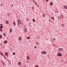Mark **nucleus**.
I'll use <instances>...</instances> for the list:
<instances>
[{"mask_svg":"<svg viewBox=\"0 0 67 67\" xmlns=\"http://www.w3.org/2000/svg\"><path fill=\"white\" fill-rule=\"evenodd\" d=\"M52 19H53L54 20V17L53 16L51 17Z\"/></svg>","mask_w":67,"mask_h":67,"instance_id":"obj_18","label":"nucleus"},{"mask_svg":"<svg viewBox=\"0 0 67 67\" xmlns=\"http://www.w3.org/2000/svg\"><path fill=\"white\" fill-rule=\"evenodd\" d=\"M12 6H13V5H12Z\"/></svg>","mask_w":67,"mask_h":67,"instance_id":"obj_38","label":"nucleus"},{"mask_svg":"<svg viewBox=\"0 0 67 67\" xmlns=\"http://www.w3.org/2000/svg\"><path fill=\"white\" fill-rule=\"evenodd\" d=\"M13 55H15V53H13Z\"/></svg>","mask_w":67,"mask_h":67,"instance_id":"obj_25","label":"nucleus"},{"mask_svg":"<svg viewBox=\"0 0 67 67\" xmlns=\"http://www.w3.org/2000/svg\"><path fill=\"white\" fill-rule=\"evenodd\" d=\"M29 62V61L27 60L26 61V63H29V62Z\"/></svg>","mask_w":67,"mask_h":67,"instance_id":"obj_27","label":"nucleus"},{"mask_svg":"<svg viewBox=\"0 0 67 67\" xmlns=\"http://www.w3.org/2000/svg\"><path fill=\"white\" fill-rule=\"evenodd\" d=\"M49 0H46V1H48Z\"/></svg>","mask_w":67,"mask_h":67,"instance_id":"obj_37","label":"nucleus"},{"mask_svg":"<svg viewBox=\"0 0 67 67\" xmlns=\"http://www.w3.org/2000/svg\"><path fill=\"white\" fill-rule=\"evenodd\" d=\"M3 35H4V36H6V35H5V33L3 34Z\"/></svg>","mask_w":67,"mask_h":67,"instance_id":"obj_22","label":"nucleus"},{"mask_svg":"<svg viewBox=\"0 0 67 67\" xmlns=\"http://www.w3.org/2000/svg\"><path fill=\"white\" fill-rule=\"evenodd\" d=\"M4 43H5V44H7V41H5L4 42Z\"/></svg>","mask_w":67,"mask_h":67,"instance_id":"obj_14","label":"nucleus"},{"mask_svg":"<svg viewBox=\"0 0 67 67\" xmlns=\"http://www.w3.org/2000/svg\"><path fill=\"white\" fill-rule=\"evenodd\" d=\"M56 40V39H52V41H55Z\"/></svg>","mask_w":67,"mask_h":67,"instance_id":"obj_20","label":"nucleus"},{"mask_svg":"<svg viewBox=\"0 0 67 67\" xmlns=\"http://www.w3.org/2000/svg\"><path fill=\"white\" fill-rule=\"evenodd\" d=\"M26 20L27 21H30V20H29V19L27 18H26Z\"/></svg>","mask_w":67,"mask_h":67,"instance_id":"obj_15","label":"nucleus"},{"mask_svg":"<svg viewBox=\"0 0 67 67\" xmlns=\"http://www.w3.org/2000/svg\"><path fill=\"white\" fill-rule=\"evenodd\" d=\"M34 7H32V9H34Z\"/></svg>","mask_w":67,"mask_h":67,"instance_id":"obj_31","label":"nucleus"},{"mask_svg":"<svg viewBox=\"0 0 67 67\" xmlns=\"http://www.w3.org/2000/svg\"><path fill=\"white\" fill-rule=\"evenodd\" d=\"M61 62H63V60H61Z\"/></svg>","mask_w":67,"mask_h":67,"instance_id":"obj_36","label":"nucleus"},{"mask_svg":"<svg viewBox=\"0 0 67 67\" xmlns=\"http://www.w3.org/2000/svg\"><path fill=\"white\" fill-rule=\"evenodd\" d=\"M12 31V29H9V33H11Z\"/></svg>","mask_w":67,"mask_h":67,"instance_id":"obj_7","label":"nucleus"},{"mask_svg":"<svg viewBox=\"0 0 67 67\" xmlns=\"http://www.w3.org/2000/svg\"><path fill=\"white\" fill-rule=\"evenodd\" d=\"M32 1H33V2H35V1H34V0H32Z\"/></svg>","mask_w":67,"mask_h":67,"instance_id":"obj_35","label":"nucleus"},{"mask_svg":"<svg viewBox=\"0 0 67 67\" xmlns=\"http://www.w3.org/2000/svg\"><path fill=\"white\" fill-rule=\"evenodd\" d=\"M1 46L2 45H1Z\"/></svg>","mask_w":67,"mask_h":67,"instance_id":"obj_42","label":"nucleus"},{"mask_svg":"<svg viewBox=\"0 0 67 67\" xmlns=\"http://www.w3.org/2000/svg\"><path fill=\"white\" fill-rule=\"evenodd\" d=\"M3 66H4V65H5V64H4V62H3Z\"/></svg>","mask_w":67,"mask_h":67,"instance_id":"obj_24","label":"nucleus"},{"mask_svg":"<svg viewBox=\"0 0 67 67\" xmlns=\"http://www.w3.org/2000/svg\"><path fill=\"white\" fill-rule=\"evenodd\" d=\"M6 23H7V24H9V22L8 21H6Z\"/></svg>","mask_w":67,"mask_h":67,"instance_id":"obj_19","label":"nucleus"},{"mask_svg":"<svg viewBox=\"0 0 67 67\" xmlns=\"http://www.w3.org/2000/svg\"><path fill=\"white\" fill-rule=\"evenodd\" d=\"M58 55L60 57V56H62V54L61 53H58Z\"/></svg>","mask_w":67,"mask_h":67,"instance_id":"obj_3","label":"nucleus"},{"mask_svg":"<svg viewBox=\"0 0 67 67\" xmlns=\"http://www.w3.org/2000/svg\"><path fill=\"white\" fill-rule=\"evenodd\" d=\"M5 54V55L6 56H8V53L7 52H5L4 53Z\"/></svg>","mask_w":67,"mask_h":67,"instance_id":"obj_5","label":"nucleus"},{"mask_svg":"<svg viewBox=\"0 0 67 67\" xmlns=\"http://www.w3.org/2000/svg\"><path fill=\"white\" fill-rule=\"evenodd\" d=\"M38 38H39V37H38Z\"/></svg>","mask_w":67,"mask_h":67,"instance_id":"obj_39","label":"nucleus"},{"mask_svg":"<svg viewBox=\"0 0 67 67\" xmlns=\"http://www.w3.org/2000/svg\"><path fill=\"white\" fill-rule=\"evenodd\" d=\"M18 65H21V62H19L18 63Z\"/></svg>","mask_w":67,"mask_h":67,"instance_id":"obj_8","label":"nucleus"},{"mask_svg":"<svg viewBox=\"0 0 67 67\" xmlns=\"http://www.w3.org/2000/svg\"><path fill=\"white\" fill-rule=\"evenodd\" d=\"M26 59H28V60H29V59H30V57L28 56H27L26 57Z\"/></svg>","mask_w":67,"mask_h":67,"instance_id":"obj_6","label":"nucleus"},{"mask_svg":"<svg viewBox=\"0 0 67 67\" xmlns=\"http://www.w3.org/2000/svg\"><path fill=\"white\" fill-rule=\"evenodd\" d=\"M59 49H60V51H62L63 49V48H59Z\"/></svg>","mask_w":67,"mask_h":67,"instance_id":"obj_16","label":"nucleus"},{"mask_svg":"<svg viewBox=\"0 0 67 67\" xmlns=\"http://www.w3.org/2000/svg\"><path fill=\"white\" fill-rule=\"evenodd\" d=\"M0 38H2V36L1 35L0 36Z\"/></svg>","mask_w":67,"mask_h":67,"instance_id":"obj_28","label":"nucleus"},{"mask_svg":"<svg viewBox=\"0 0 67 67\" xmlns=\"http://www.w3.org/2000/svg\"><path fill=\"white\" fill-rule=\"evenodd\" d=\"M13 23L14 25H16V23H15V21L13 22Z\"/></svg>","mask_w":67,"mask_h":67,"instance_id":"obj_12","label":"nucleus"},{"mask_svg":"<svg viewBox=\"0 0 67 67\" xmlns=\"http://www.w3.org/2000/svg\"><path fill=\"white\" fill-rule=\"evenodd\" d=\"M1 5H2V4H1Z\"/></svg>","mask_w":67,"mask_h":67,"instance_id":"obj_40","label":"nucleus"},{"mask_svg":"<svg viewBox=\"0 0 67 67\" xmlns=\"http://www.w3.org/2000/svg\"><path fill=\"white\" fill-rule=\"evenodd\" d=\"M1 55H2V56H4V55H3V53H2V52H1L0 53Z\"/></svg>","mask_w":67,"mask_h":67,"instance_id":"obj_9","label":"nucleus"},{"mask_svg":"<svg viewBox=\"0 0 67 67\" xmlns=\"http://www.w3.org/2000/svg\"><path fill=\"white\" fill-rule=\"evenodd\" d=\"M0 31H2V30L1 29H0Z\"/></svg>","mask_w":67,"mask_h":67,"instance_id":"obj_32","label":"nucleus"},{"mask_svg":"<svg viewBox=\"0 0 67 67\" xmlns=\"http://www.w3.org/2000/svg\"><path fill=\"white\" fill-rule=\"evenodd\" d=\"M36 46H35V48H36Z\"/></svg>","mask_w":67,"mask_h":67,"instance_id":"obj_34","label":"nucleus"},{"mask_svg":"<svg viewBox=\"0 0 67 67\" xmlns=\"http://www.w3.org/2000/svg\"><path fill=\"white\" fill-rule=\"evenodd\" d=\"M30 37H27V39H28L29 40V39H30Z\"/></svg>","mask_w":67,"mask_h":67,"instance_id":"obj_23","label":"nucleus"},{"mask_svg":"<svg viewBox=\"0 0 67 67\" xmlns=\"http://www.w3.org/2000/svg\"><path fill=\"white\" fill-rule=\"evenodd\" d=\"M34 2L35 3V4H36V5H37V7H38V5H37V3H36V2Z\"/></svg>","mask_w":67,"mask_h":67,"instance_id":"obj_13","label":"nucleus"},{"mask_svg":"<svg viewBox=\"0 0 67 67\" xmlns=\"http://www.w3.org/2000/svg\"><path fill=\"white\" fill-rule=\"evenodd\" d=\"M35 67H38V66L37 65L35 66Z\"/></svg>","mask_w":67,"mask_h":67,"instance_id":"obj_26","label":"nucleus"},{"mask_svg":"<svg viewBox=\"0 0 67 67\" xmlns=\"http://www.w3.org/2000/svg\"><path fill=\"white\" fill-rule=\"evenodd\" d=\"M25 32H27V29L26 28H25Z\"/></svg>","mask_w":67,"mask_h":67,"instance_id":"obj_17","label":"nucleus"},{"mask_svg":"<svg viewBox=\"0 0 67 67\" xmlns=\"http://www.w3.org/2000/svg\"><path fill=\"white\" fill-rule=\"evenodd\" d=\"M50 5H53V3L52 2H50Z\"/></svg>","mask_w":67,"mask_h":67,"instance_id":"obj_11","label":"nucleus"},{"mask_svg":"<svg viewBox=\"0 0 67 67\" xmlns=\"http://www.w3.org/2000/svg\"><path fill=\"white\" fill-rule=\"evenodd\" d=\"M41 53H42V54H46L47 53L45 51H43L41 52Z\"/></svg>","mask_w":67,"mask_h":67,"instance_id":"obj_2","label":"nucleus"},{"mask_svg":"<svg viewBox=\"0 0 67 67\" xmlns=\"http://www.w3.org/2000/svg\"><path fill=\"white\" fill-rule=\"evenodd\" d=\"M18 25H19V23L20 24H21V20L19 21V19H17Z\"/></svg>","mask_w":67,"mask_h":67,"instance_id":"obj_1","label":"nucleus"},{"mask_svg":"<svg viewBox=\"0 0 67 67\" xmlns=\"http://www.w3.org/2000/svg\"><path fill=\"white\" fill-rule=\"evenodd\" d=\"M45 15H44V14L43 15V17H45Z\"/></svg>","mask_w":67,"mask_h":67,"instance_id":"obj_29","label":"nucleus"},{"mask_svg":"<svg viewBox=\"0 0 67 67\" xmlns=\"http://www.w3.org/2000/svg\"><path fill=\"white\" fill-rule=\"evenodd\" d=\"M57 1H58V0H57Z\"/></svg>","mask_w":67,"mask_h":67,"instance_id":"obj_41","label":"nucleus"},{"mask_svg":"<svg viewBox=\"0 0 67 67\" xmlns=\"http://www.w3.org/2000/svg\"><path fill=\"white\" fill-rule=\"evenodd\" d=\"M21 37H19V41H21L22 40V38H21Z\"/></svg>","mask_w":67,"mask_h":67,"instance_id":"obj_4","label":"nucleus"},{"mask_svg":"<svg viewBox=\"0 0 67 67\" xmlns=\"http://www.w3.org/2000/svg\"><path fill=\"white\" fill-rule=\"evenodd\" d=\"M0 27V28H1V29H2V26H1Z\"/></svg>","mask_w":67,"mask_h":67,"instance_id":"obj_30","label":"nucleus"},{"mask_svg":"<svg viewBox=\"0 0 67 67\" xmlns=\"http://www.w3.org/2000/svg\"><path fill=\"white\" fill-rule=\"evenodd\" d=\"M64 9H67V7L66 5H64Z\"/></svg>","mask_w":67,"mask_h":67,"instance_id":"obj_10","label":"nucleus"},{"mask_svg":"<svg viewBox=\"0 0 67 67\" xmlns=\"http://www.w3.org/2000/svg\"><path fill=\"white\" fill-rule=\"evenodd\" d=\"M1 26H3V25H2V24H1Z\"/></svg>","mask_w":67,"mask_h":67,"instance_id":"obj_33","label":"nucleus"},{"mask_svg":"<svg viewBox=\"0 0 67 67\" xmlns=\"http://www.w3.org/2000/svg\"><path fill=\"white\" fill-rule=\"evenodd\" d=\"M32 20H33V22H35V19H32Z\"/></svg>","mask_w":67,"mask_h":67,"instance_id":"obj_21","label":"nucleus"}]
</instances>
